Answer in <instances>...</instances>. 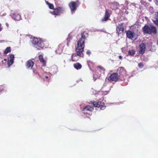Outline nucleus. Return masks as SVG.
Returning <instances> with one entry per match:
<instances>
[{"label": "nucleus", "mask_w": 158, "mask_h": 158, "mask_svg": "<svg viewBox=\"0 0 158 158\" xmlns=\"http://www.w3.org/2000/svg\"><path fill=\"white\" fill-rule=\"evenodd\" d=\"M10 16L13 19L15 20H19L21 19V16L19 14L15 13H11Z\"/></svg>", "instance_id": "11"}, {"label": "nucleus", "mask_w": 158, "mask_h": 158, "mask_svg": "<svg viewBox=\"0 0 158 158\" xmlns=\"http://www.w3.org/2000/svg\"><path fill=\"white\" fill-rule=\"evenodd\" d=\"M135 53V51L134 50H129L128 51V55L130 56H133Z\"/></svg>", "instance_id": "24"}, {"label": "nucleus", "mask_w": 158, "mask_h": 158, "mask_svg": "<svg viewBox=\"0 0 158 158\" xmlns=\"http://www.w3.org/2000/svg\"><path fill=\"white\" fill-rule=\"evenodd\" d=\"M102 31V30H97V31Z\"/></svg>", "instance_id": "45"}, {"label": "nucleus", "mask_w": 158, "mask_h": 158, "mask_svg": "<svg viewBox=\"0 0 158 158\" xmlns=\"http://www.w3.org/2000/svg\"><path fill=\"white\" fill-rule=\"evenodd\" d=\"M150 34L152 33L154 34H156L157 33L156 28L154 26L150 25Z\"/></svg>", "instance_id": "15"}, {"label": "nucleus", "mask_w": 158, "mask_h": 158, "mask_svg": "<svg viewBox=\"0 0 158 158\" xmlns=\"http://www.w3.org/2000/svg\"><path fill=\"white\" fill-rule=\"evenodd\" d=\"M105 16L106 17L108 18L110 17V15L107 10H106Z\"/></svg>", "instance_id": "27"}, {"label": "nucleus", "mask_w": 158, "mask_h": 158, "mask_svg": "<svg viewBox=\"0 0 158 158\" xmlns=\"http://www.w3.org/2000/svg\"><path fill=\"white\" fill-rule=\"evenodd\" d=\"M86 53L87 55H89L91 54V52L89 50H88L86 52Z\"/></svg>", "instance_id": "34"}, {"label": "nucleus", "mask_w": 158, "mask_h": 158, "mask_svg": "<svg viewBox=\"0 0 158 158\" xmlns=\"http://www.w3.org/2000/svg\"><path fill=\"white\" fill-rule=\"evenodd\" d=\"M149 11L151 13L153 12V8L152 7H150L149 9Z\"/></svg>", "instance_id": "32"}, {"label": "nucleus", "mask_w": 158, "mask_h": 158, "mask_svg": "<svg viewBox=\"0 0 158 158\" xmlns=\"http://www.w3.org/2000/svg\"><path fill=\"white\" fill-rule=\"evenodd\" d=\"M120 78L119 76H118V74L114 73L111 74L110 76L108 78V80L109 81H112L116 82L118 79L120 80Z\"/></svg>", "instance_id": "8"}, {"label": "nucleus", "mask_w": 158, "mask_h": 158, "mask_svg": "<svg viewBox=\"0 0 158 158\" xmlns=\"http://www.w3.org/2000/svg\"><path fill=\"white\" fill-rule=\"evenodd\" d=\"M3 89V86H1L0 87V92H2Z\"/></svg>", "instance_id": "36"}, {"label": "nucleus", "mask_w": 158, "mask_h": 158, "mask_svg": "<svg viewBox=\"0 0 158 158\" xmlns=\"http://www.w3.org/2000/svg\"><path fill=\"white\" fill-rule=\"evenodd\" d=\"M124 13L126 14L127 15L128 14L129 12L127 10H125V11L124 12Z\"/></svg>", "instance_id": "37"}, {"label": "nucleus", "mask_w": 158, "mask_h": 158, "mask_svg": "<svg viewBox=\"0 0 158 158\" xmlns=\"http://www.w3.org/2000/svg\"><path fill=\"white\" fill-rule=\"evenodd\" d=\"M131 5H132L133 6H135L136 4L134 3H132Z\"/></svg>", "instance_id": "39"}, {"label": "nucleus", "mask_w": 158, "mask_h": 158, "mask_svg": "<svg viewBox=\"0 0 158 158\" xmlns=\"http://www.w3.org/2000/svg\"><path fill=\"white\" fill-rule=\"evenodd\" d=\"M65 9L63 7H59L54 9L53 11L51 12L52 15H59L60 14H62L64 12Z\"/></svg>", "instance_id": "7"}, {"label": "nucleus", "mask_w": 158, "mask_h": 158, "mask_svg": "<svg viewBox=\"0 0 158 158\" xmlns=\"http://www.w3.org/2000/svg\"><path fill=\"white\" fill-rule=\"evenodd\" d=\"M52 73L53 74H55L58 71V68L56 66L53 65L51 68L50 70Z\"/></svg>", "instance_id": "18"}, {"label": "nucleus", "mask_w": 158, "mask_h": 158, "mask_svg": "<svg viewBox=\"0 0 158 158\" xmlns=\"http://www.w3.org/2000/svg\"><path fill=\"white\" fill-rule=\"evenodd\" d=\"M13 63L14 61L9 59L7 61L8 67H9Z\"/></svg>", "instance_id": "25"}, {"label": "nucleus", "mask_w": 158, "mask_h": 158, "mask_svg": "<svg viewBox=\"0 0 158 158\" xmlns=\"http://www.w3.org/2000/svg\"><path fill=\"white\" fill-rule=\"evenodd\" d=\"M84 51V48H80L79 47H76L75 53L72 54L70 60L73 61H77L78 60L80 57H82L84 55L82 52Z\"/></svg>", "instance_id": "1"}, {"label": "nucleus", "mask_w": 158, "mask_h": 158, "mask_svg": "<svg viewBox=\"0 0 158 158\" xmlns=\"http://www.w3.org/2000/svg\"><path fill=\"white\" fill-rule=\"evenodd\" d=\"M34 64V63L31 60H29L27 62L26 67L27 69H31Z\"/></svg>", "instance_id": "14"}, {"label": "nucleus", "mask_w": 158, "mask_h": 158, "mask_svg": "<svg viewBox=\"0 0 158 158\" xmlns=\"http://www.w3.org/2000/svg\"><path fill=\"white\" fill-rule=\"evenodd\" d=\"M58 50L56 51V53H58V54H60L61 53V51L60 52H58Z\"/></svg>", "instance_id": "40"}, {"label": "nucleus", "mask_w": 158, "mask_h": 158, "mask_svg": "<svg viewBox=\"0 0 158 158\" xmlns=\"http://www.w3.org/2000/svg\"><path fill=\"white\" fill-rule=\"evenodd\" d=\"M119 57L120 59H121L123 57L121 56H119Z\"/></svg>", "instance_id": "41"}, {"label": "nucleus", "mask_w": 158, "mask_h": 158, "mask_svg": "<svg viewBox=\"0 0 158 158\" xmlns=\"http://www.w3.org/2000/svg\"><path fill=\"white\" fill-rule=\"evenodd\" d=\"M89 104H93L94 107L100 108V110H104L105 108V106H104V103L103 102H92L90 101L89 102Z\"/></svg>", "instance_id": "6"}, {"label": "nucleus", "mask_w": 158, "mask_h": 158, "mask_svg": "<svg viewBox=\"0 0 158 158\" xmlns=\"http://www.w3.org/2000/svg\"><path fill=\"white\" fill-rule=\"evenodd\" d=\"M4 41L3 40H0V43H2Z\"/></svg>", "instance_id": "42"}, {"label": "nucleus", "mask_w": 158, "mask_h": 158, "mask_svg": "<svg viewBox=\"0 0 158 158\" xmlns=\"http://www.w3.org/2000/svg\"><path fill=\"white\" fill-rule=\"evenodd\" d=\"M84 114H86V115H87V114H89V115L91 114H88V113H87L86 112H84Z\"/></svg>", "instance_id": "38"}, {"label": "nucleus", "mask_w": 158, "mask_h": 158, "mask_svg": "<svg viewBox=\"0 0 158 158\" xmlns=\"http://www.w3.org/2000/svg\"><path fill=\"white\" fill-rule=\"evenodd\" d=\"M2 28H0V31L1 30Z\"/></svg>", "instance_id": "49"}, {"label": "nucleus", "mask_w": 158, "mask_h": 158, "mask_svg": "<svg viewBox=\"0 0 158 158\" xmlns=\"http://www.w3.org/2000/svg\"><path fill=\"white\" fill-rule=\"evenodd\" d=\"M150 25H145L143 28V31L144 34H150Z\"/></svg>", "instance_id": "13"}, {"label": "nucleus", "mask_w": 158, "mask_h": 158, "mask_svg": "<svg viewBox=\"0 0 158 158\" xmlns=\"http://www.w3.org/2000/svg\"><path fill=\"white\" fill-rule=\"evenodd\" d=\"M69 42H67V45L68 46H69Z\"/></svg>", "instance_id": "43"}, {"label": "nucleus", "mask_w": 158, "mask_h": 158, "mask_svg": "<svg viewBox=\"0 0 158 158\" xmlns=\"http://www.w3.org/2000/svg\"><path fill=\"white\" fill-rule=\"evenodd\" d=\"M86 38L85 36L84 33L81 34V37L79 39L77 43V47L84 48L85 46V40Z\"/></svg>", "instance_id": "4"}, {"label": "nucleus", "mask_w": 158, "mask_h": 158, "mask_svg": "<svg viewBox=\"0 0 158 158\" xmlns=\"http://www.w3.org/2000/svg\"><path fill=\"white\" fill-rule=\"evenodd\" d=\"M94 109L93 107H91L89 106H87L83 108V111H92Z\"/></svg>", "instance_id": "19"}, {"label": "nucleus", "mask_w": 158, "mask_h": 158, "mask_svg": "<svg viewBox=\"0 0 158 158\" xmlns=\"http://www.w3.org/2000/svg\"><path fill=\"white\" fill-rule=\"evenodd\" d=\"M95 75H94V77H95Z\"/></svg>", "instance_id": "48"}, {"label": "nucleus", "mask_w": 158, "mask_h": 158, "mask_svg": "<svg viewBox=\"0 0 158 158\" xmlns=\"http://www.w3.org/2000/svg\"><path fill=\"white\" fill-rule=\"evenodd\" d=\"M123 23L118 24V26L116 28V33L118 35H119L120 34L123 33L124 31V28L123 26Z\"/></svg>", "instance_id": "9"}, {"label": "nucleus", "mask_w": 158, "mask_h": 158, "mask_svg": "<svg viewBox=\"0 0 158 158\" xmlns=\"http://www.w3.org/2000/svg\"><path fill=\"white\" fill-rule=\"evenodd\" d=\"M108 19V18L104 16V17L102 19V22L106 21Z\"/></svg>", "instance_id": "29"}, {"label": "nucleus", "mask_w": 158, "mask_h": 158, "mask_svg": "<svg viewBox=\"0 0 158 158\" xmlns=\"http://www.w3.org/2000/svg\"><path fill=\"white\" fill-rule=\"evenodd\" d=\"M32 46L38 50H41L43 48H46L45 44L46 42L43 41L41 40L35 38L31 41Z\"/></svg>", "instance_id": "2"}, {"label": "nucleus", "mask_w": 158, "mask_h": 158, "mask_svg": "<svg viewBox=\"0 0 158 158\" xmlns=\"http://www.w3.org/2000/svg\"><path fill=\"white\" fill-rule=\"evenodd\" d=\"M140 2L143 5H146V3L144 1L141 0Z\"/></svg>", "instance_id": "33"}, {"label": "nucleus", "mask_w": 158, "mask_h": 158, "mask_svg": "<svg viewBox=\"0 0 158 158\" xmlns=\"http://www.w3.org/2000/svg\"><path fill=\"white\" fill-rule=\"evenodd\" d=\"M79 4L80 3L78 2H71L69 3V6L72 14L75 12Z\"/></svg>", "instance_id": "5"}, {"label": "nucleus", "mask_w": 158, "mask_h": 158, "mask_svg": "<svg viewBox=\"0 0 158 158\" xmlns=\"http://www.w3.org/2000/svg\"><path fill=\"white\" fill-rule=\"evenodd\" d=\"M118 4L117 3H112L110 5V8L113 10H117L118 8Z\"/></svg>", "instance_id": "17"}, {"label": "nucleus", "mask_w": 158, "mask_h": 158, "mask_svg": "<svg viewBox=\"0 0 158 158\" xmlns=\"http://www.w3.org/2000/svg\"><path fill=\"white\" fill-rule=\"evenodd\" d=\"M46 4L48 5V7L50 9H53L54 10V9H55L54 8L53 5L52 4L49 3L47 1H46Z\"/></svg>", "instance_id": "22"}, {"label": "nucleus", "mask_w": 158, "mask_h": 158, "mask_svg": "<svg viewBox=\"0 0 158 158\" xmlns=\"http://www.w3.org/2000/svg\"><path fill=\"white\" fill-rule=\"evenodd\" d=\"M148 1H149V2H151V1H152V0H148Z\"/></svg>", "instance_id": "47"}, {"label": "nucleus", "mask_w": 158, "mask_h": 158, "mask_svg": "<svg viewBox=\"0 0 158 158\" xmlns=\"http://www.w3.org/2000/svg\"><path fill=\"white\" fill-rule=\"evenodd\" d=\"M14 55L11 54L10 56V59L12 61H14Z\"/></svg>", "instance_id": "30"}, {"label": "nucleus", "mask_w": 158, "mask_h": 158, "mask_svg": "<svg viewBox=\"0 0 158 158\" xmlns=\"http://www.w3.org/2000/svg\"><path fill=\"white\" fill-rule=\"evenodd\" d=\"M38 57L40 61L42 63L43 66H45L46 65V61L43 58V56L40 55Z\"/></svg>", "instance_id": "20"}, {"label": "nucleus", "mask_w": 158, "mask_h": 158, "mask_svg": "<svg viewBox=\"0 0 158 158\" xmlns=\"http://www.w3.org/2000/svg\"><path fill=\"white\" fill-rule=\"evenodd\" d=\"M11 48L10 47H7L4 51V54H7L8 52H11Z\"/></svg>", "instance_id": "23"}, {"label": "nucleus", "mask_w": 158, "mask_h": 158, "mask_svg": "<svg viewBox=\"0 0 158 158\" xmlns=\"http://www.w3.org/2000/svg\"><path fill=\"white\" fill-rule=\"evenodd\" d=\"M116 73L118 74V76H119L120 78V80L121 81H123L124 79V76H126L127 75L126 73L125 70L123 67L119 68L117 71V73Z\"/></svg>", "instance_id": "3"}, {"label": "nucleus", "mask_w": 158, "mask_h": 158, "mask_svg": "<svg viewBox=\"0 0 158 158\" xmlns=\"http://www.w3.org/2000/svg\"><path fill=\"white\" fill-rule=\"evenodd\" d=\"M46 78H48V76H46Z\"/></svg>", "instance_id": "46"}, {"label": "nucleus", "mask_w": 158, "mask_h": 158, "mask_svg": "<svg viewBox=\"0 0 158 158\" xmlns=\"http://www.w3.org/2000/svg\"><path fill=\"white\" fill-rule=\"evenodd\" d=\"M139 53L140 54H143L145 51L146 49V45L145 43H142L139 45Z\"/></svg>", "instance_id": "10"}, {"label": "nucleus", "mask_w": 158, "mask_h": 158, "mask_svg": "<svg viewBox=\"0 0 158 158\" xmlns=\"http://www.w3.org/2000/svg\"><path fill=\"white\" fill-rule=\"evenodd\" d=\"M135 33L134 31H128L126 33L127 37L130 39H132L133 38L135 35Z\"/></svg>", "instance_id": "12"}, {"label": "nucleus", "mask_w": 158, "mask_h": 158, "mask_svg": "<svg viewBox=\"0 0 158 158\" xmlns=\"http://www.w3.org/2000/svg\"><path fill=\"white\" fill-rule=\"evenodd\" d=\"M138 66L140 68H142L143 67V65L142 63H140L139 64Z\"/></svg>", "instance_id": "31"}, {"label": "nucleus", "mask_w": 158, "mask_h": 158, "mask_svg": "<svg viewBox=\"0 0 158 158\" xmlns=\"http://www.w3.org/2000/svg\"><path fill=\"white\" fill-rule=\"evenodd\" d=\"M153 22L155 24L158 26V12H157L155 14L154 17L152 19Z\"/></svg>", "instance_id": "16"}, {"label": "nucleus", "mask_w": 158, "mask_h": 158, "mask_svg": "<svg viewBox=\"0 0 158 158\" xmlns=\"http://www.w3.org/2000/svg\"><path fill=\"white\" fill-rule=\"evenodd\" d=\"M72 35H71L70 34H69L68 35V37L67 39V42H70V41L72 39Z\"/></svg>", "instance_id": "26"}, {"label": "nucleus", "mask_w": 158, "mask_h": 158, "mask_svg": "<svg viewBox=\"0 0 158 158\" xmlns=\"http://www.w3.org/2000/svg\"><path fill=\"white\" fill-rule=\"evenodd\" d=\"M74 67L77 70L80 69L82 67L81 65L79 63H77L73 64Z\"/></svg>", "instance_id": "21"}, {"label": "nucleus", "mask_w": 158, "mask_h": 158, "mask_svg": "<svg viewBox=\"0 0 158 158\" xmlns=\"http://www.w3.org/2000/svg\"><path fill=\"white\" fill-rule=\"evenodd\" d=\"M154 1L156 5L158 6V1L157 0H154Z\"/></svg>", "instance_id": "35"}, {"label": "nucleus", "mask_w": 158, "mask_h": 158, "mask_svg": "<svg viewBox=\"0 0 158 158\" xmlns=\"http://www.w3.org/2000/svg\"><path fill=\"white\" fill-rule=\"evenodd\" d=\"M6 15V13H4L3 14V16H5Z\"/></svg>", "instance_id": "44"}, {"label": "nucleus", "mask_w": 158, "mask_h": 158, "mask_svg": "<svg viewBox=\"0 0 158 158\" xmlns=\"http://www.w3.org/2000/svg\"><path fill=\"white\" fill-rule=\"evenodd\" d=\"M97 69H98L101 70V71H102L103 72H104L105 71V69L100 66H98L97 67Z\"/></svg>", "instance_id": "28"}]
</instances>
